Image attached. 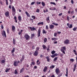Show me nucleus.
I'll return each mask as SVG.
<instances>
[{
    "instance_id": "nucleus-1",
    "label": "nucleus",
    "mask_w": 77,
    "mask_h": 77,
    "mask_svg": "<svg viewBox=\"0 0 77 77\" xmlns=\"http://www.w3.org/2000/svg\"><path fill=\"white\" fill-rule=\"evenodd\" d=\"M55 72L57 75H58L59 73H60V71L59 69L57 68L55 69Z\"/></svg>"
},
{
    "instance_id": "nucleus-2",
    "label": "nucleus",
    "mask_w": 77,
    "mask_h": 77,
    "mask_svg": "<svg viewBox=\"0 0 77 77\" xmlns=\"http://www.w3.org/2000/svg\"><path fill=\"white\" fill-rule=\"evenodd\" d=\"M16 10L15 8H14V6H12V14H14V15L16 13Z\"/></svg>"
},
{
    "instance_id": "nucleus-3",
    "label": "nucleus",
    "mask_w": 77,
    "mask_h": 77,
    "mask_svg": "<svg viewBox=\"0 0 77 77\" xmlns=\"http://www.w3.org/2000/svg\"><path fill=\"white\" fill-rule=\"evenodd\" d=\"M24 38L26 39V40H28L30 38V36L27 34H25L24 35Z\"/></svg>"
},
{
    "instance_id": "nucleus-4",
    "label": "nucleus",
    "mask_w": 77,
    "mask_h": 77,
    "mask_svg": "<svg viewBox=\"0 0 77 77\" xmlns=\"http://www.w3.org/2000/svg\"><path fill=\"white\" fill-rule=\"evenodd\" d=\"M69 40L68 39H66L65 41H64V44H69Z\"/></svg>"
},
{
    "instance_id": "nucleus-5",
    "label": "nucleus",
    "mask_w": 77,
    "mask_h": 77,
    "mask_svg": "<svg viewBox=\"0 0 77 77\" xmlns=\"http://www.w3.org/2000/svg\"><path fill=\"white\" fill-rule=\"evenodd\" d=\"M41 29H38L37 34L38 37H39L41 36Z\"/></svg>"
},
{
    "instance_id": "nucleus-6",
    "label": "nucleus",
    "mask_w": 77,
    "mask_h": 77,
    "mask_svg": "<svg viewBox=\"0 0 77 77\" xmlns=\"http://www.w3.org/2000/svg\"><path fill=\"white\" fill-rule=\"evenodd\" d=\"M5 15L6 17H9V11H7L5 13Z\"/></svg>"
},
{
    "instance_id": "nucleus-7",
    "label": "nucleus",
    "mask_w": 77,
    "mask_h": 77,
    "mask_svg": "<svg viewBox=\"0 0 77 77\" xmlns=\"http://www.w3.org/2000/svg\"><path fill=\"white\" fill-rule=\"evenodd\" d=\"M29 29H31V31H34V30H36V29L34 27H29Z\"/></svg>"
},
{
    "instance_id": "nucleus-8",
    "label": "nucleus",
    "mask_w": 77,
    "mask_h": 77,
    "mask_svg": "<svg viewBox=\"0 0 77 77\" xmlns=\"http://www.w3.org/2000/svg\"><path fill=\"white\" fill-rule=\"evenodd\" d=\"M46 20L47 22L48 23H50V17L48 16L46 18Z\"/></svg>"
},
{
    "instance_id": "nucleus-9",
    "label": "nucleus",
    "mask_w": 77,
    "mask_h": 77,
    "mask_svg": "<svg viewBox=\"0 0 77 77\" xmlns=\"http://www.w3.org/2000/svg\"><path fill=\"white\" fill-rule=\"evenodd\" d=\"M38 54V51H35L34 53L33 54V55L35 56H37Z\"/></svg>"
},
{
    "instance_id": "nucleus-10",
    "label": "nucleus",
    "mask_w": 77,
    "mask_h": 77,
    "mask_svg": "<svg viewBox=\"0 0 77 77\" xmlns=\"http://www.w3.org/2000/svg\"><path fill=\"white\" fill-rule=\"evenodd\" d=\"M3 32L2 33V35L3 36H5V37H6V32H5V30H3Z\"/></svg>"
},
{
    "instance_id": "nucleus-11",
    "label": "nucleus",
    "mask_w": 77,
    "mask_h": 77,
    "mask_svg": "<svg viewBox=\"0 0 77 77\" xmlns=\"http://www.w3.org/2000/svg\"><path fill=\"white\" fill-rule=\"evenodd\" d=\"M54 27V26L53 25H49V28L50 29H53Z\"/></svg>"
},
{
    "instance_id": "nucleus-12",
    "label": "nucleus",
    "mask_w": 77,
    "mask_h": 77,
    "mask_svg": "<svg viewBox=\"0 0 77 77\" xmlns=\"http://www.w3.org/2000/svg\"><path fill=\"white\" fill-rule=\"evenodd\" d=\"M12 32H15V26L13 25L12 26Z\"/></svg>"
},
{
    "instance_id": "nucleus-13",
    "label": "nucleus",
    "mask_w": 77,
    "mask_h": 77,
    "mask_svg": "<svg viewBox=\"0 0 77 77\" xmlns=\"http://www.w3.org/2000/svg\"><path fill=\"white\" fill-rule=\"evenodd\" d=\"M46 59H47V62H50V60H51V59H50V57L48 56H47L46 57Z\"/></svg>"
},
{
    "instance_id": "nucleus-14",
    "label": "nucleus",
    "mask_w": 77,
    "mask_h": 77,
    "mask_svg": "<svg viewBox=\"0 0 77 77\" xmlns=\"http://www.w3.org/2000/svg\"><path fill=\"white\" fill-rule=\"evenodd\" d=\"M66 50L65 48H62L60 50L61 51L63 52V54H65V51Z\"/></svg>"
},
{
    "instance_id": "nucleus-15",
    "label": "nucleus",
    "mask_w": 77,
    "mask_h": 77,
    "mask_svg": "<svg viewBox=\"0 0 77 77\" xmlns=\"http://www.w3.org/2000/svg\"><path fill=\"white\" fill-rule=\"evenodd\" d=\"M14 66H18V61H14Z\"/></svg>"
},
{
    "instance_id": "nucleus-16",
    "label": "nucleus",
    "mask_w": 77,
    "mask_h": 77,
    "mask_svg": "<svg viewBox=\"0 0 77 77\" xmlns=\"http://www.w3.org/2000/svg\"><path fill=\"white\" fill-rule=\"evenodd\" d=\"M47 69H48L47 67L46 66H45V67L44 68L43 71L44 72H46V71H47Z\"/></svg>"
},
{
    "instance_id": "nucleus-17",
    "label": "nucleus",
    "mask_w": 77,
    "mask_h": 77,
    "mask_svg": "<svg viewBox=\"0 0 77 77\" xmlns=\"http://www.w3.org/2000/svg\"><path fill=\"white\" fill-rule=\"evenodd\" d=\"M44 24V22H39L38 23V26H39V25H43Z\"/></svg>"
},
{
    "instance_id": "nucleus-18",
    "label": "nucleus",
    "mask_w": 77,
    "mask_h": 77,
    "mask_svg": "<svg viewBox=\"0 0 77 77\" xmlns=\"http://www.w3.org/2000/svg\"><path fill=\"white\" fill-rule=\"evenodd\" d=\"M25 14H26V15H27L28 17H30V14H29V13H28L26 11Z\"/></svg>"
},
{
    "instance_id": "nucleus-19",
    "label": "nucleus",
    "mask_w": 77,
    "mask_h": 77,
    "mask_svg": "<svg viewBox=\"0 0 77 77\" xmlns=\"http://www.w3.org/2000/svg\"><path fill=\"white\" fill-rule=\"evenodd\" d=\"M51 39L52 41H55L57 40V38H51Z\"/></svg>"
},
{
    "instance_id": "nucleus-20",
    "label": "nucleus",
    "mask_w": 77,
    "mask_h": 77,
    "mask_svg": "<svg viewBox=\"0 0 77 77\" xmlns=\"http://www.w3.org/2000/svg\"><path fill=\"white\" fill-rule=\"evenodd\" d=\"M47 41V38H45L44 39V43H46Z\"/></svg>"
},
{
    "instance_id": "nucleus-21",
    "label": "nucleus",
    "mask_w": 77,
    "mask_h": 77,
    "mask_svg": "<svg viewBox=\"0 0 77 77\" xmlns=\"http://www.w3.org/2000/svg\"><path fill=\"white\" fill-rule=\"evenodd\" d=\"M24 71V68H22L20 71V73H22V72H23V71Z\"/></svg>"
},
{
    "instance_id": "nucleus-22",
    "label": "nucleus",
    "mask_w": 77,
    "mask_h": 77,
    "mask_svg": "<svg viewBox=\"0 0 77 77\" xmlns=\"http://www.w3.org/2000/svg\"><path fill=\"white\" fill-rule=\"evenodd\" d=\"M15 41H16V40H15V39L14 38L13 39V43L14 45H15V42H16Z\"/></svg>"
},
{
    "instance_id": "nucleus-23",
    "label": "nucleus",
    "mask_w": 77,
    "mask_h": 77,
    "mask_svg": "<svg viewBox=\"0 0 77 77\" xmlns=\"http://www.w3.org/2000/svg\"><path fill=\"white\" fill-rule=\"evenodd\" d=\"M42 33L43 34H46L47 32L45 30V29H43L42 30Z\"/></svg>"
},
{
    "instance_id": "nucleus-24",
    "label": "nucleus",
    "mask_w": 77,
    "mask_h": 77,
    "mask_svg": "<svg viewBox=\"0 0 77 77\" xmlns=\"http://www.w3.org/2000/svg\"><path fill=\"white\" fill-rule=\"evenodd\" d=\"M68 68H67L66 69V74L65 75L66 76V77H68Z\"/></svg>"
},
{
    "instance_id": "nucleus-25",
    "label": "nucleus",
    "mask_w": 77,
    "mask_h": 77,
    "mask_svg": "<svg viewBox=\"0 0 77 77\" xmlns=\"http://www.w3.org/2000/svg\"><path fill=\"white\" fill-rule=\"evenodd\" d=\"M32 18H33V19H34V20H37V19H38L37 18H35V16H31ZM35 18H36V19H35Z\"/></svg>"
},
{
    "instance_id": "nucleus-26",
    "label": "nucleus",
    "mask_w": 77,
    "mask_h": 77,
    "mask_svg": "<svg viewBox=\"0 0 77 77\" xmlns=\"http://www.w3.org/2000/svg\"><path fill=\"white\" fill-rule=\"evenodd\" d=\"M9 70H10V68L8 69V68H7L5 70V72H8L9 71Z\"/></svg>"
},
{
    "instance_id": "nucleus-27",
    "label": "nucleus",
    "mask_w": 77,
    "mask_h": 77,
    "mask_svg": "<svg viewBox=\"0 0 77 77\" xmlns=\"http://www.w3.org/2000/svg\"><path fill=\"white\" fill-rule=\"evenodd\" d=\"M34 36H35V34L34 33L32 34H31V39H32V38H33V37H34Z\"/></svg>"
},
{
    "instance_id": "nucleus-28",
    "label": "nucleus",
    "mask_w": 77,
    "mask_h": 77,
    "mask_svg": "<svg viewBox=\"0 0 77 77\" xmlns=\"http://www.w3.org/2000/svg\"><path fill=\"white\" fill-rule=\"evenodd\" d=\"M35 63L34 62H31V63L30 64L31 66H32V65H35Z\"/></svg>"
},
{
    "instance_id": "nucleus-29",
    "label": "nucleus",
    "mask_w": 77,
    "mask_h": 77,
    "mask_svg": "<svg viewBox=\"0 0 77 77\" xmlns=\"http://www.w3.org/2000/svg\"><path fill=\"white\" fill-rule=\"evenodd\" d=\"M57 60V57H55L54 59V62H56V60Z\"/></svg>"
},
{
    "instance_id": "nucleus-30",
    "label": "nucleus",
    "mask_w": 77,
    "mask_h": 77,
    "mask_svg": "<svg viewBox=\"0 0 77 77\" xmlns=\"http://www.w3.org/2000/svg\"><path fill=\"white\" fill-rule=\"evenodd\" d=\"M50 3L52 5H56V3H55V2H50Z\"/></svg>"
},
{
    "instance_id": "nucleus-31",
    "label": "nucleus",
    "mask_w": 77,
    "mask_h": 77,
    "mask_svg": "<svg viewBox=\"0 0 77 77\" xmlns=\"http://www.w3.org/2000/svg\"><path fill=\"white\" fill-rule=\"evenodd\" d=\"M42 6H45V3H44V2H42Z\"/></svg>"
},
{
    "instance_id": "nucleus-32",
    "label": "nucleus",
    "mask_w": 77,
    "mask_h": 77,
    "mask_svg": "<svg viewBox=\"0 0 77 77\" xmlns=\"http://www.w3.org/2000/svg\"><path fill=\"white\" fill-rule=\"evenodd\" d=\"M39 11H40V10H39V9L38 8L36 10V12L39 13Z\"/></svg>"
},
{
    "instance_id": "nucleus-33",
    "label": "nucleus",
    "mask_w": 77,
    "mask_h": 77,
    "mask_svg": "<svg viewBox=\"0 0 77 77\" xmlns=\"http://www.w3.org/2000/svg\"><path fill=\"white\" fill-rule=\"evenodd\" d=\"M18 19L19 21H21V16H19L18 17Z\"/></svg>"
},
{
    "instance_id": "nucleus-34",
    "label": "nucleus",
    "mask_w": 77,
    "mask_h": 77,
    "mask_svg": "<svg viewBox=\"0 0 77 77\" xmlns=\"http://www.w3.org/2000/svg\"><path fill=\"white\" fill-rule=\"evenodd\" d=\"M43 48H47V47L45 45H43L42 46Z\"/></svg>"
},
{
    "instance_id": "nucleus-35",
    "label": "nucleus",
    "mask_w": 77,
    "mask_h": 77,
    "mask_svg": "<svg viewBox=\"0 0 77 77\" xmlns=\"http://www.w3.org/2000/svg\"><path fill=\"white\" fill-rule=\"evenodd\" d=\"M14 19L15 20V23H17V17L14 16Z\"/></svg>"
},
{
    "instance_id": "nucleus-36",
    "label": "nucleus",
    "mask_w": 77,
    "mask_h": 77,
    "mask_svg": "<svg viewBox=\"0 0 77 77\" xmlns=\"http://www.w3.org/2000/svg\"><path fill=\"white\" fill-rule=\"evenodd\" d=\"M41 2H39L37 1L36 2V4H37V5H40V4H41Z\"/></svg>"
},
{
    "instance_id": "nucleus-37",
    "label": "nucleus",
    "mask_w": 77,
    "mask_h": 77,
    "mask_svg": "<svg viewBox=\"0 0 77 77\" xmlns=\"http://www.w3.org/2000/svg\"><path fill=\"white\" fill-rule=\"evenodd\" d=\"M55 67V66L52 65L50 67V68H52V69H53Z\"/></svg>"
},
{
    "instance_id": "nucleus-38",
    "label": "nucleus",
    "mask_w": 77,
    "mask_h": 77,
    "mask_svg": "<svg viewBox=\"0 0 77 77\" xmlns=\"http://www.w3.org/2000/svg\"><path fill=\"white\" fill-rule=\"evenodd\" d=\"M56 53V51H52L51 52V54H54V53Z\"/></svg>"
},
{
    "instance_id": "nucleus-39",
    "label": "nucleus",
    "mask_w": 77,
    "mask_h": 77,
    "mask_svg": "<svg viewBox=\"0 0 77 77\" xmlns=\"http://www.w3.org/2000/svg\"><path fill=\"white\" fill-rule=\"evenodd\" d=\"M14 73H15V74H18V72H17V70H15Z\"/></svg>"
},
{
    "instance_id": "nucleus-40",
    "label": "nucleus",
    "mask_w": 77,
    "mask_h": 77,
    "mask_svg": "<svg viewBox=\"0 0 77 77\" xmlns=\"http://www.w3.org/2000/svg\"><path fill=\"white\" fill-rule=\"evenodd\" d=\"M72 27V24H71L70 25V26H69V28H70V29H71Z\"/></svg>"
},
{
    "instance_id": "nucleus-41",
    "label": "nucleus",
    "mask_w": 77,
    "mask_h": 77,
    "mask_svg": "<svg viewBox=\"0 0 77 77\" xmlns=\"http://www.w3.org/2000/svg\"><path fill=\"white\" fill-rule=\"evenodd\" d=\"M7 32L8 33V34H9V28L8 29H7Z\"/></svg>"
},
{
    "instance_id": "nucleus-42",
    "label": "nucleus",
    "mask_w": 77,
    "mask_h": 77,
    "mask_svg": "<svg viewBox=\"0 0 77 77\" xmlns=\"http://www.w3.org/2000/svg\"><path fill=\"white\" fill-rule=\"evenodd\" d=\"M57 33L56 32H55L54 33V36L55 37H56V36H57Z\"/></svg>"
},
{
    "instance_id": "nucleus-43",
    "label": "nucleus",
    "mask_w": 77,
    "mask_h": 77,
    "mask_svg": "<svg viewBox=\"0 0 77 77\" xmlns=\"http://www.w3.org/2000/svg\"><path fill=\"white\" fill-rule=\"evenodd\" d=\"M35 2H32L31 3V5H35Z\"/></svg>"
},
{
    "instance_id": "nucleus-44",
    "label": "nucleus",
    "mask_w": 77,
    "mask_h": 77,
    "mask_svg": "<svg viewBox=\"0 0 77 77\" xmlns=\"http://www.w3.org/2000/svg\"><path fill=\"white\" fill-rule=\"evenodd\" d=\"M46 29H47V30H48V29H49V28L48 27V25H46Z\"/></svg>"
},
{
    "instance_id": "nucleus-45",
    "label": "nucleus",
    "mask_w": 77,
    "mask_h": 77,
    "mask_svg": "<svg viewBox=\"0 0 77 77\" xmlns=\"http://www.w3.org/2000/svg\"><path fill=\"white\" fill-rule=\"evenodd\" d=\"M1 62L2 63H4L5 62V60H2L1 61Z\"/></svg>"
},
{
    "instance_id": "nucleus-46",
    "label": "nucleus",
    "mask_w": 77,
    "mask_h": 77,
    "mask_svg": "<svg viewBox=\"0 0 77 77\" xmlns=\"http://www.w3.org/2000/svg\"><path fill=\"white\" fill-rule=\"evenodd\" d=\"M6 2V5H8V0H5Z\"/></svg>"
},
{
    "instance_id": "nucleus-47",
    "label": "nucleus",
    "mask_w": 77,
    "mask_h": 77,
    "mask_svg": "<svg viewBox=\"0 0 77 77\" xmlns=\"http://www.w3.org/2000/svg\"><path fill=\"white\" fill-rule=\"evenodd\" d=\"M76 29H77V28L75 27H74L73 29V31H76Z\"/></svg>"
},
{
    "instance_id": "nucleus-48",
    "label": "nucleus",
    "mask_w": 77,
    "mask_h": 77,
    "mask_svg": "<svg viewBox=\"0 0 77 77\" xmlns=\"http://www.w3.org/2000/svg\"><path fill=\"white\" fill-rule=\"evenodd\" d=\"M70 60L71 62H73L74 61V60L73 59H70Z\"/></svg>"
},
{
    "instance_id": "nucleus-49",
    "label": "nucleus",
    "mask_w": 77,
    "mask_h": 77,
    "mask_svg": "<svg viewBox=\"0 0 77 77\" xmlns=\"http://www.w3.org/2000/svg\"><path fill=\"white\" fill-rule=\"evenodd\" d=\"M14 51H15V49H13L11 51V53H14Z\"/></svg>"
},
{
    "instance_id": "nucleus-50",
    "label": "nucleus",
    "mask_w": 77,
    "mask_h": 77,
    "mask_svg": "<svg viewBox=\"0 0 77 77\" xmlns=\"http://www.w3.org/2000/svg\"><path fill=\"white\" fill-rule=\"evenodd\" d=\"M53 8H54L52 9V11H54V10H56V8L53 7Z\"/></svg>"
},
{
    "instance_id": "nucleus-51",
    "label": "nucleus",
    "mask_w": 77,
    "mask_h": 77,
    "mask_svg": "<svg viewBox=\"0 0 77 77\" xmlns=\"http://www.w3.org/2000/svg\"><path fill=\"white\" fill-rule=\"evenodd\" d=\"M62 14H63V13H61L59 14L58 15H59V17H60L61 16H62Z\"/></svg>"
},
{
    "instance_id": "nucleus-52",
    "label": "nucleus",
    "mask_w": 77,
    "mask_h": 77,
    "mask_svg": "<svg viewBox=\"0 0 77 77\" xmlns=\"http://www.w3.org/2000/svg\"><path fill=\"white\" fill-rule=\"evenodd\" d=\"M24 55H23L21 59H22L23 60H24Z\"/></svg>"
},
{
    "instance_id": "nucleus-53",
    "label": "nucleus",
    "mask_w": 77,
    "mask_h": 77,
    "mask_svg": "<svg viewBox=\"0 0 77 77\" xmlns=\"http://www.w3.org/2000/svg\"><path fill=\"white\" fill-rule=\"evenodd\" d=\"M1 28H2V29H3V28H4L3 25H1Z\"/></svg>"
},
{
    "instance_id": "nucleus-54",
    "label": "nucleus",
    "mask_w": 77,
    "mask_h": 77,
    "mask_svg": "<svg viewBox=\"0 0 77 77\" xmlns=\"http://www.w3.org/2000/svg\"><path fill=\"white\" fill-rule=\"evenodd\" d=\"M51 57H52L53 58L54 57H55V56H54V55H51Z\"/></svg>"
},
{
    "instance_id": "nucleus-55",
    "label": "nucleus",
    "mask_w": 77,
    "mask_h": 77,
    "mask_svg": "<svg viewBox=\"0 0 77 77\" xmlns=\"http://www.w3.org/2000/svg\"><path fill=\"white\" fill-rule=\"evenodd\" d=\"M67 19L68 21H69V16H67Z\"/></svg>"
},
{
    "instance_id": "nucleus-56",
    "label": "nucleus",
    "mask_w": 77,
    "mask_h": 77,
    "mask_svg": "<svg viewBox=\"0 0 77 77\" xmlns=\"http://www.w3.org/2000/svg\"><path fill=\"white\" fill-rule=\"evenodd\" d=\"M30 20L31 21H32V23H33V19H30Z\"/></svg>"
},
{
    "instance_id": "nucleus-57",
    "label": "nucleus",
    "mask_w": 77,
    "mask_h": 77,
    "mask_svg": "<svg viewBox=\"0 0 77 77\" xmlns=\"http://www.w3.org/2000/svg\"><path fill=\"white\" fill-rule=\"evenodd\" d=\"M71 2L72 4H74V1H73V0H72L71 1Z\"/></svg>"
},
{
    "instance_id": "nucleus-58",
    "label": "nucleus",
    "mask_w": 77,
    "mask_h": 77,
    "mask_svg": "<svg viewBox=\"0 0 77 77\" xmlns=\"http://www.w3.org/2000/svg\"><path fill=\"white\" fill-rule=\"evenodd\" d=\"M9 9H12V7H11V5H10L9 6Z\"/></svg>"
},
{
    "instance_id": "nucleus-59",
    "label": "nucleus",
    "mask_w": 77,
    "mask_h": 77,
    "mask_svg": "<svg viewBox=\"0 0 77 77\" xmlns=\"http://www.w3.org/2000/svg\"><path fill=\"white\" fill-rule=\"evenodd\" d=\"M76 67H77V66H76V64H75V65H74V68H75Z\"/></svg>"
},
{
    "instance_id": "nucleus-60",
    "label": "nucleus",
    "mask_w": 77,
    "mask_h": 77,
    "mask_svg": "<svg viewBox=\"0 0 77 77\" xmlns=\"http://www.w3.org/2000/svg\"><path fill=\"white\" fill-rule=\"evenodd\" d=\"M42 57H43V55H42L41 54L40 55V57H41V58H42Z\"/></svg>"
},
{
    "instance_id": "nucleus-61",
    "label": "nucleus",
    "mask_w": 77,
    "mask_h": 77,
    "mask_svg": "<svg viewBox=\"0 0 77 77\" xmlns=\"http://www.w3.org/2000/svg\"><path fill=\"white\" fill-rule=\"evenodd\" d=\"M54 55L55 56H57L58 55L57 54H54Z\"/></svg>"
},
{
    "instance_id": "nucleus-62",
    "label": "nucleus",
    "mask_w": 77,
    "mask_h": 77,
    "mask_svg": "<svg viewBox=\"0 0 77 77\" xmlns=\"http://www.w3.org/2000/svg\"><path fill=\"white\" fill-rule=\"evenodd\" d=\"M57 33H58V34H59H59H60V33H61V32H57Z\"/></svg>"
},
{
    "instance_id": "nucleus-63",
    "label": "nucleus",
    "mask_w": 77,
    "mask_h": 77,
    "mask_svg": "<svg viewBox=\"0 0 77 77\" xmlns=\"http://www.w3.org/2000/svg\"><path fill=\"white\" fill-rule=\"evenodd\" d=\"M51 77H55V76H54V75H53L51 76Z\"/></svg>"
},
{
    "instance_id": "nucleus-64",
    "label": "nucleus",
    "mask_w": 77,
    "mask_h": 77,
    "mask_svg": "<svg viewBox=\"0 0 77 77\" xmlns=\"http://www.w3.org/2000/svg\"><path fill=\"white\" fill-rule=\"evenodd\" d=\"M57 41H55L54 42V44H57Z\"/></svg>"
}]
</instances>
